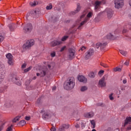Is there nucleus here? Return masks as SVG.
I'll use <instances>...</instances> for the list:
<instances>
[{"mask_svg": "<svg viewBox=\"0 0 131 131\" xmlns=\"http://www.w3.org/2000/svg\"><path fill=\"white\" fill-rule=\"evenodd\" d=\"M63 86L67 91L74 89V86H75V79L73 77L69 78L64 82Z\"/></svg>", "mask_w": 131, "mask_h": 131, "instance_id": "1", "label": "nucleus"}, {"mask_svg": "<svg viewBox=\"0 0 131 131\" xmlns=\"http://www.w3.org/2000/svg\"><path fill=\"white\" fill-rule=\"evenodd\" d=\"M48 73H49V69L47 67H44L39 70V73H37L36 75L40 77H44L46 75H48Z\"/></svg>", "mask_w": 131, "mask_h": 131, "instance_id": "2", "label": "nucleus"}, {"mask_svg": "<svg viewBox=\"0 0 131 131\" xmlns=\"http://www.w3.org/2000/svg\"><path fill=\"white\" fill-rule=\"evenodd\" d=\"M34 45V40L31 39L27 41V42L23 46V49L24 50H28L30 49L32 46Z\"/></svg>", "mask_w": 131, "mask_h": 131, "instance_id": "3", "label": "nucleus"}, {"mask_svg": "<svg viewBox=\"0 0 131 131\" xmlns=\"http://www.w3.org/2000/svg\"><path fill=\"white\" fill-rule=\"evenodd\" d=\"M123 0H115V7L117 9H120L123 7Z\"/></svg>", "mask_w": 131, "mask_h": 131, "instance_id": "4", "label": "nucleus"}, {"mask_svg": "<svg viewBox=\"0 0 131 131\" xmlns=\"http://www.w3.org/2000/svg\"><path fill=\"white\" fill-rule=\"evenodd\" d=\"M33 28L32 25L31 23H28L25 26L24 30L25 32H31Z\"/></svg>", "mask_w": 131, "mask_h": 131, "instance_id": "5", "label": "nucleus"}, {"mask_svg": "<svg viewBox=\"0 0 131 131\" xmlns=\"http://www.w3.org/2000/svg\"><path fill=\"white\" fill-rule=\"evenodd\" d=\"M126 125H129V127H127V129L129 130L131 129V117H128L126 118L125 122L124 124V126H126Z\"/></svg>", "mask_w": 131, "mask_h": 131, "instance_id": "6", "label": "nucleus"}, {"mask_svg": "<svg viewBox=\"0 0 131 131\" xmlns=\"http://www.w3.org/2000/svg\"><path fill=\"white\" fill-rule=\"evenodd\" d=\"M94 53H95V51H94V49H90L85 54V60H89V59L91 58V56L94 55Z\"/></svg>", "mask_w": 131, "mask_h": 131, "instance_id": "7", "label": "nucleus"}, {"mask_svg": "<svg viewBox=\"0 0 131 131\" xmlns=\"http://www.w3.org/2000/svg\"><path fill=\"white\" fill-rule=\"evenodd\" d=\"M62 43V41L59 40H54L50 43V47L54 48L57 47V46H60Z\"/></svg>", "mask_w": 131, "mask_h": 131, "instance_id": "8", "label": "nucleus"}, {"mask_svg": "<svg viewBox=\"0 0 131 131\" xmlns=\"http://www.w3.org/2000/svg\"><path fill=\"white\" fill-rule=\"evenodd\" d=\"M93 15V13H92V12H90L88 14H87V17H86L84 21H82L80 23V25L79 26V27H80V26H82V25H83L84 24H85V23H86L89 19V18H91L92 17V15Z\"/></svg>", "mask_w": 131, "mask_h": 131, "instance_id": "9", "label": "nucleus"}, {"mask_svg": "<svg viewBox=\"0 0 131 131\" xmlns=\"http://www.w3.org/2000/svg\"><path fill=\"white\" fill-rule=\"evenodd\" d=\"M106 46H107L106 42L103 43L98 42L96 43V49H99V50H103Z\"/></svg>", "mask_w": 131, "mask_h": 131, "instance_id": "10", "label": "nucleus"}, {"mask_svg": "<svg viewBox=\"0 0 131 131\" xmlns=\"http://www.w3.org/2000/svg\"><path fill=\"white\" fill-rule=\"evenodd\" d=\"M6 58L8 59V63L9 65H13V55L11 53H8L6 55Z\"/></svg>", "mask_w": 131, "mask_h": 131, "instance_id": "11", "label": "nucleus"}, {"mask_svg": "<svg viewBox=\"0 0 131 131\" xmlns=\"http://www.w3.org/2000/svg\"><path fill=\"white\" fill-rule=\"evenodd\" d=\"M75 55V50L72 48L69 49V58L70 59H73Z\"/></svg>", "mask_w": 131, "mask_h": 131, "instance_id": "12", "label": "nucleus"}, {"mask_svg": "<svg viewBox=\"0 0 131 131\" xmlns=\"http://www.w3.org/2000/svg\"><path fill=\"white\" fill-rule=\"evenodd\" d=\"M98 86L100 88H105L106 86V81H105V78L103 77L99 80L98 82Z\"/></svg>", "mask_w": 131, "mask_h": 131, "instance_id": "13", "label": "nucleus"}, {"mask_svg": "<svg viewBox=\"0 0 131 131\" xmlns=\"http://www.w3.org/2000/svg\"><path fill=\"white\" fill-rule=\"evenodd\" d=\"M69 128V125L63 124L61 125L58 128V131H66V129Z\"/></svg>", "mask_w": 131, "mask_h": 131, "instance_id": "14", "label": "nucleus"}, {"mask_svg": "<svg viewBox=\"0 0 131 131\" xmlns=\"http://www.w3.org/2000/svg\"><path fill=\"white\" fill-rule=\"evenodd\" d=\"M12 81L17 85H21V84H22V83H21L19 78L17 77L13 78Z\"/></svg>", "mask_w": 131, "mask_h": 131, "instance_id": "15", "label": "nucleus"}, {"mask_svg": "<svg viewBox=\"0 0 131 131\" xmlns=\"http://www.w3.org/2000/svg\"><path fill=\"white\" fill-rule=\"evenodd\" d=\"M84 116L86 118H92L94 117V113L93 112L86 113L84 114Z\"/></svg>", "mask_w": 131, "mask_h": 131, "instance_id": "16", "label": "nucleus"}, {"mask_svg": "<svg viewBox=\"0 0 131 131\" xmlns=\"http://www.w3.org/2000/svg\"><path fill=\"white\" fill-rule=\"evenodd\" d=\"M78 79L79 81H80V82H86V78L84 77L83 76H79L78 77Z\"/></svg>", "mask_w": 131, "mask_h": 131, "instance_id": "17", "label": "nucleus"}, {"mask_svg": "<svg viewBox=\"0 0 131 131\" xmlns=\"http://www.w3.org/2000/svg\"><path fill=\"white\" fill-rule=\"evenodd\" d=\"M106 11H107V17L108 18V19H110V18H111L113 15V14L112 13V10L108 9V10H106Z\"/></svg>", "mask_w": 131, "mask_h": 131, "instance_id": "18", "label": "nucleus"}, {"mask_svg": "<svg viewBox=\"0 0 131 131\" xmlns=\"http://www.w3.org/2000/svg\"><path fill=\"white\" fill-rule=\"evenodd\" d=\"M100 6H101V2L100 1H96L95 3V9L97 10L98 9L100 8Z\"/></svg>", "mask_w": 131, "mask_h": 131, "instance_id": "19", "label": "nucleus"}, {"mask_svg": "<svg viewBox=\"0 0 131 131\" xmlns=\"http://www.w3.org/2000/svg\"><path fill=\"white\" fill-rule=\"evenodd\" d=\"M131 25L128 24L124 26V29L123 30V33H125V32H127V30L126 28H129V29H131L130 28Z\"/></svg>", "mask_w": 131, "mask_h": 131, "instance_id": "20", "label": "nucleus"}, {"mask_svg": "<svg viewBox=\"0 0 131 131\" xmlns=\"http://www.w3.org/2000/svg\"><path fill=\"white\" fill-rule=\"evenodd\" d=\"M105 38H107V39H112V40L115 39V38L114 37L113 35H112L111 33L107 34Z\"/></svg>", "mask_w": 131, "mask_h": 131, "instance_id": "21", "label": "nucleus"}, {"mask_svg": "<svg viewBox=\"0 0 131 131\" xmlns=\"http://www.w3.org/2000/svg\"><path fill=\"white\" fill-rule=\"evenodd\" d=\"M16 25L15 24H10L9 25V28L10 30V31H13L15 29V26Z\"/></svg>", "mask_w": 131, "mask_h": 131, "instance_id": "22", "label": "nucleus"}, {"mask_svg": "<svg viewBox=\"0 0 131 131\" xmlns=\"http://www.w3.org/2000/svg\"><path fill=\"white\" fill-rule=\"evenodd\" d=\"M38 5V2L35 1L33 2H30V5L31 7H35V6H37Z\"/></svg>", "mask_w": 131, "mask_h": 131, "instance_id": "23", "label": "nucleus"}, {"mask_svg": "<svg viewBox=\"0 0 131 131\" xmlns=\"http://www.w3.org/2000/svg\"><path fill=\"white\" fill-rule=\"evenodd\" d=\"M22 117V116H18L15 117L13 120V122L16 123L17 121H19V120Z\"/></svg>", "mask_w": 131, "mask_h": 131, "instance_id": "24", "label": "nucleus"}, {"mask_svg": "<svg viewBox=\"0 0 131 131\" xmlns=\"http://www.w3.org/2000/svg\"><path fill=\"white\" fill-rule=\"evenodd\" d=\"M49 116H50V114L49 113H45L42 115V118H45V119H47L49 118Z\"/></svg>", "mask_w": 131, "mask_h": 131, "instance_id": "25", "label": "nucleus"}, {"mask_svg": "<svg viewBox=\"0 0 131 131\" xmlns=\"http://www.w3.org/2000/svg\"><path fill=\"white\" fill-rule=\"evenodd\" d=\"M89 77L91 78H95V77L96 76V74H95V73L94 72H91L89 73Z\"/></svg>", "mask_w": 131, "mask_h": 131, "instance_id": "26", "label": "nucleus"}, {"mask_svg": "<svg viewBox=\"0 0 131 131\" xmlns=\"http://www.w3.org/2000/svg\"><path fill=\"white\" fill-rule=\"evenodd\" d=\"M5 79V75H0V84L4 81V80Z\"/></svg>", "mask_w": 131, "mask_h": 131, "instance_id": "27", "label": "nucleus"}, {"mask_svg": "<svg viewBox=\"0 0 131 131\" xmlns=\"http://www.w3.org/2000/svg\"><path fill=\"white\" fill-rule=\"evenodd\" d=\"M88 90V87L86 86H83L81 88L80 91L81 92H85Z\"/></svg>", "mask_w": 131, "mask_h": 131, "instance_id": "28", "label": "nucleus"}, {"mask_svg": "<svg viewBox=\"0 0 131 131\" xmlns=\"http://www.w3.org/2000/svg\"><path fill=\"white\" fill-rule=\"evenodd\" d=\"M19 124L21 126H24V125H25V124H26V121H25V120H23L19 122Z\"/></svg>", "mask_w": 131, "mask_h": 131, "instance_id": "29", "label": "nucleus"}, {"mask_svg": "<svg viewBox=\"0 0 131 131\" xmlns=\"http://www.w3.org/2000/svg\"><path fill=\"white\" fill-rule=\"evenodd\" d=\"M79 11H80V6H79V5L78 4L77 7V10L76 11H75L74 12H73V13L75 14V13H78V12H79Z\"/></svg>", "mask_w": 131, "mask_h": 131, "instance_id": "30", "label": "nucleus"}, {"mask_svg": "<svg viewBox=\"0 0 131 131\" xmlns=\"http://www.w3.org/2000/svg\"><path fill=\"white\" fill-rule=\"evenodd\" d=\"M91 123L92 125H93L92 126V128H95V127H96V123L95 122V120L91 121Z\"/></svg>", "mask_w": 131, "mask_h": 131, "instance_id": "31", "label": "nucleus"}, {"mask_svg": "<svg viewBox=\"0 0 131 131\" xmlns=\"http://www.w3.org/2000/svg\"><path fill=\"white\" fill-rule=\"evenodd\" d=\"M31 69H32V67L30 66L29 68L26 69L24 70V73H26V72H28V71H30V70H31Z\"/></svg>", "mask_w": 131, "mask_h": 131, "instance_id": "32", "label": "nucleus"}, {"mask_svg": "<svg viewBox=\"0 0 131 131\" xmlns=\"http://www.w3.org/2000/svg\"><path fill=\"white\" fill-rule=\"evenodd\" d=\"M47 10H52L53 9V6L52 4H49V6H47L46 7Z\"/></svg>", "mask_w": 131, "mask_h": 131, "instance_id": "33", "label": "nucleus"}, {"mask_svg": "<svg viewBox=\"0 0 131 131\" xmlns=\"http://www.w3.org/2000/svg\"><path fill=\"white\" fill-rule=\"evenodd\" d=\"M120 53L123 56H126V54H127V52H126L123 50H120Z\"/></svg>", "mask_w": 131, "mask_h": 131, "instance_id": "34", "label": "nucleus"}, {"mask_svg": "<svg viewBox=\"0 0 131 131\" xmlns=\"http://www.w3.org/2000/svg\"><path fill=\"white\" fill-rule=\"evenodd\" d=\"M114 71H115V72H120V71H121V69L120 68H115L114 69Z\"/></svg>", "mask_w": 131, "mask_h": 131, "instance_id": "35", "label": "nucleus"}, {"mask_svg": "<svg viewBox=\"0 0 131 131\" xmlns=\"http://www.w3.org/2000/svg\"><path fill=\"white\" fill-rule=\"evenodd\" d=\"M100 65H101V66H102L103 67H104V68H108V65H107V64H106V63L101 62Z\"/></svg>", "mask_w": 131, "mask_h": 131, "instance_id": "36", "label": "nucleus"}, {"mask_svg": "<svg viewBox=\"0 0 131 131\" xmlns=\"http://www.w3.org/2000/svg\"><path fill=\"white\" fill-rule=\"evenodd\" d=\"M52 18L53 21H54V22H56V21H58V20H59V17H56L55 16H53L52 17Z\"/></svg>", "mask_w": 131, "mask_h": 131, "instance_id": "37", "label": "nucleus"}, {"mask_svg": "<svg viewBox=\"0 0 131 131\" xmlns=\"http://www.w3.org/2000/svg\"><path fill=\"white\" fill-rule=\"evenodd\" d=\"M67 38H68V36H64L62 39H61V41H65V40H66L67 39Z\"/></svg>", "mask_w": 131, "mask_h": 131, "instance_id": "38", "label": "nucleus"}, {"mask_svg": "<svg viewBox=\"0 0 131 131\" xmlns=\"http://www.w3.org/2000/svg\"><path fill=\"white\" fill-rule=\"evenodd\" d=\"M113 93H112L110 96H109V98L112 101L114 100V97H113Z\"/></svg>", "mask_w": 131, "mask_h": 131, "instance_id": "39", "label": "nucleus"}, {"mask_svg": "<svg viewBox=\"0 0 131 131\" xmlns=\"http://www.w3.org/2000/svg\"><path fill=\"white\" fill-rule=\"evenodd\" d=\"M86 14V11L84 12L83 14L81 16L80 19H82L84 17H85V15Z\"/></svg>", "mask_w": 131, "mask_h": 131, "instance_id": "40", "label": "nucleus"}, {"mask_svg": "<svg viewBox=\"0 0 131 131\" xmlns=\"http://www.w3.org/2000/svg\"><path fill=\"white\" fill-rule=\"evenodd\" d=\"M51 56L52 58H54L56 56V52H53L52 53H51Z\"/></svg>", "mask_w": 131, "mask_h": 131, "instance_id": "41", "label": "nucleus"}, {"mask_svg": "<svg viewBox=\"0 0 131 131\" xmlns=\"http://www.w3.org/2000/svg\"><path fill=\"white\" fill-rule=\"evenodd\" d=\"M26 66H27V64L26 63H23L21 66V69H24L25 68H26Z\"/></svg>", "mask_w": 131, "mask_h": 131, "instance_id": "42", "label": "nucleus"}, {"mask_svg": "<svg viewBox=\"0 0 131 131\" xmlns=\"http://www.w3.org/2000/svg\"><path fill=\"white\" fill-rule=\"evenodd\" d=\"M31 14H32V15H36V14H37V11H36L35 10H33L31 12Z\"/></svg>", "mask_w": 131, "mask_h": 131, "instance_id": "43", "label": "nucleus"}, {"mask_svg": "<svg viewBox=\"0 0 131 131\" xmlns=\"http://www.w3.org/2000/svg\"><path fill=\"white\" fill-rule=\"evenodd\" d=\"M4 40V36L0 35V42H2Z\"/></svg>", "mask_w": 131, "mask_h": 131, "instance_id": "44", "label": "nucleus"}, {"mask_svg": "<svg viewBox=\"0 0 131 131\" xmlns=\"http://www.w3.org/2000/svg\"><path fill=\"white\" fill-rule=\"evenodd\" d=\"M51 131H56V128L54 126H53L50 129Z\"/></svg>", "mask_w": 131, "mask_h": 131, "instance_id": "45", "label": "nucleus"}, {"mask_svg": "<svg viewBox=\"0 0 131 131\" xmlns=\"http://www.w3.org/2000/svg\"><path fill=\"white\" fill-rule=\"evenodd\" d=\"M65 49H66V46L63 47L61 48L60 52H63L65 50Z\"/></svg>", "mask_w": 131, "mask_h": 131, "instance_id": "46", "label": "nucleus"}, {"mask_svg": "<svg viewBox=\"0 0 131 131\" xmlns=\"http://www.w3.org/2000/svg\"><path fill=\"white\" fill-rule=\"evenodd\" d=\"M30 118H31L30 116H26L25 117L26 120H28V121L30 120Z\"/></svg>", "mask_w": 131, "mask_h": 131, "instance_id": "47", "label": "nucleus"}, {"mask_svg": "<svg viewBox=\"0 0 131 131\" xmlns=\"http://www.w3.org/2000/svg\"><path fill=\"white\" fill-rule=\"evenodd\" d=\"M127 82V80H126V79L123 80V83H124V84H125V83H126Z\"/></svg>", "mask_w": 131, "mask_h": 131, "instance_id": "48", "label": "nucleus"}, {"mask_svg": "<svg viewBox=\"0 0 131 131\" xmlns=\"http://www.w3.org/2000/svg\"><path fill=\"white\" fill-rule=\"evenodd\" d=\"M40 103V98H38L36 101V104H39Z\"/></svg>", "mask_w": 131, "mask_h": 131, "instance_id": "49", "label": "nucleus"}, {"mask_svg": "<svg viewBox=\"0 0 131 131\" xmlns=\"http://www.w3.org/2000/svg\"><path fill=\"white\" fill-rule=\"evenodd\" d=\"M103 73H104V71L103 70H100L98 73L99 74H103Z\"/></svg>", "mask_w": 131, "mask_h": 131, "instance_id": "50", "label": "nucleus"}, {"mask_svg": "<svg viewBox=\"0 0 131 131\" xmlns=\"http://www.w3.org/2000/svg\"><path fill=\"white\" fill-rule=\"evenodd\" d=\"M7 131H12V127L10 126V127H9L7 129Z\"/></svg>", "mask_w": 131, "mask_h": 131, "instance_id": "51", "label": "nucleus"}, {"mask_svg": "<svg viewBox=\"0 0 131 131\" xmlns=\"http://www.w3.org/2000/svg\"><path fill=\"white\" fill-rule=\"evenodd\" d=\"M125 65L127 66L129 64L128 60H126L125 62L124 63Z\"/></svg>", "mask_w": 131, "mask_h": 131, "instance_id": "52", "label": "nucleus"}, {"mask_svg": "<svg viewBox=\"0 0 131 131\" xmlns=\"http://www.w3.org/2000/svg\"><path fill=\"white\" fill-rule=\"evenodd\" d=\"M75 128H79V125L78 124H76L75 125Z\"/></svg>", "mask_w": 131, "mask_h": 131, "instance_id": "53", "label": "nucleus"}, {"mask_svg": "<svg viewBox=\"0 0 131 131\" xmlns=\"http://www.w3.org/2000/svg\"><path fill=\"white\" fill-rule=\"evenodd\" d=\"M3 128H4V127L3 126V125L0 126V131L3 130Z\"/></svg>", "mask_w": 131, "mask_h": 131, "instance_id": "54", "label": "nucleus"}, {"mask_svg": "<svg viewBox=\"0 0 131 131\" xmlns=\"http://www.w3.org/2000/svg\"><path fill=\"white\" fill-rule=\"evenodd\" d=\"M80 50H81L82 51H83V50H85V47H82L81 48Z\"/></svg>", "mask_w": 131, "mask_h": 131, "instance_id": "55", "label": "nucleus"}, {"mask_svg": "<svg viewBox=\"0 0 131 131\" xmlns=\"http://www.w3.org/2000/svg\"><path fill=\"white\" fill-rule=\"evenodd\" d=\"M102 105H103V103H98L97 104V106H102Z\"/></svg>", "mask_w": 131, "mask_h": 131, "instance_id": "56", "label": "nucleus"}, {"mask_svg": "<svg viewBox=\"0 0 131 131\" xmlns=\"http://www.w3.org/2000/svg\"><path fill=\"white\" fill-rule=\"evenodd\" d=\"M53 91H55L56 90V86H54L52 89Z\"/></svg>", "mask_w": 131, "mask_h": 131, "instance_id": "57", "label": "nucleus"}, {"mask_svg": "<svg viewBox=\"0 0 131 131\" xmlns=\"http://www.w3.org/2000/svg\"><path fill=\"white\" fill-rule=\"evenodd\" d=\"M48 68H49L50 69H51V65H50V64H48Z\"/></svg>", "mask_w": 131, "mask_h": 131, "instance_id": "58", "label": "nucleus"}, {"mask_svg": "<svg viewBox=\"0 0 131 131\" xmlns=\"http://www.w3.org/2000/svg\"><path fill=\"white\" fill-rule=\"evenodd\" d=\"M129 6H130V7H131V0H129Z\"/></svg>", "mask_w": 131, "mask_h": 131, "instance_id": "59", "label": "nucleus"}, {"mask_svg": "<svg viewBox=\"0 0 131 131\" xmlns=\"http://www.w3.org/2000/svg\"><path fill=\"white\" fill-rule=\"evenodd\" d=\"M81 125H82V127H84V124H83V123H82Z\"/></svg>", "mask_w": 131, "mask_h": 131, "instance_id": "60", "label": "nucleus"}, {"mask_svg": "<svg viewBox=\"0 0 131 131\" xmlns=\"http://www.w3.org/2000/svg\"><path fill=\"white\" fill-rule=\"evenodd\" d=\"M32 79H33L34 80H35V79H36V77H34Z\"/></svg>", "mask_w": 131, "mask_h": 131, "instance_id": "61", "label": "nucleus"}, {"mask_svg": "<svg viewBox=\"0 0 131 131\" xmlns=\"http://www.w3.org/2000/svg\"><path fill=\"white\" fill-rule=\"evenodd\" d=\"M43 112H45V110H42L41 111V113H43Z\"/></svg>", "mask_w": 131, "mask_h": 131, "instance_id": "62", "label": "nucleus"}, {"mask_svg": "<svg viewBox=\"0 0 131 131\" xmlns=\"http://www.w3.org/2000/svg\"><path fill=\"white\" fill-rule=\"evenodd\" d=\"M92 131H97V130L96 129H92Z\"/></svg>", "mask_w": 131, "mask_h": 131, "instance_id": "63", "label": "nucleus"}, {"mask_svg": "<svg viewBox=\"0 0 131 131\" xmlns=\"http://www.w3.org/2000/svg\"><path fill=\"white\" fill-rule=\"evenodd\" d=\"M1 92V93H3V91H0Z\"/></svg>", "mask_w": 131, "mask_h": 131, "instance_id": "64", "label": "nucleus"}]
</instances>
